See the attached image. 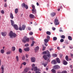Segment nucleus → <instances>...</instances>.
I'll list each match as a JSON object with an SVG mask.
<instances>
[{
  "mask_svg": "<svg viewBox=\"0 0 73 73\" xmlns=\"http://www.w3.org/2000/svg\"><path fill=\"white\" fill-rule=\"evenodd\" d=\"M11 25L12 27H13L14 28H15V29L16 30H19V28H18V26H17V25H15V22H14V21H13L11 20Z\"/></svg>",
  "mask_w": 73,
  "mask_h": 73,
  "instance_id": "nucleus-1",
  "label": "nucleus"
},
{
  "mask_svg": "<svg viewBox=\"0 0 73 73\" xmlns=\"http://www.w3.org/2000/svg\"><path fill=\"white\" fill-rule=\"evenodd\" d=\"M9 35V36L10 37H11V38H12L13 37L15 38V37L17 36V35L16 33H13V31H10Z\"/></svg>",
  "mask_w": 73,
  "mask_h": 73,
  "instance_id": "nucleus-2",
  "label": "nucleus"
},
{
  "mask_svg": "<svg viewBox=\"0 0 73 73\" xmlns=\"http://www.w3.org/2000/svg\"><path fill=\"white\" fill-rule=\"evenodd\" d=\"M22 42L25 43L27 42H29V38L25 36L24 37L23 39H22Z\"/></svg>",
  "mask_w": 73,
  "mask_h": 73,
  "instance_id": "nucleus-3",
  "label": "nucleus"
},
{
  "mask_svg": "<svg viewBox=\"0 0 73 73\" xmlns=\"http://www.w3.org/2000/svg\"><path fill=\"white\" fill-rule=\"evenodd\" d=\"M32 8L33 9H32V12L34 14H36V9H35V6L34 5H32Z\"/></svg>",
  "mask_w": 73,
  "mask_h": 73,
  "instance_id": "nucleus-4",
  "label": "nucleus"
},
{
  "mask_svg": "<svg viewBox=\"0 0 73 73\" xmlns=\"http://www.w3.org/2000/svg\"><path fill=\"white\" fill-rule=\"evenodd\" d=\"M43 54H46L47 57H50V52L48 51H46L44 52H43Z\"/></svg>",
  "mask_w": 73,
  "mask_h": 73,
  "instance_id": "nucleus-5",
  "label": "nucleus"
},
{
  "mask_svg": "<svg viewBox=\"0 0 73 73\" xmlns=\"http://www.w3.org/2000/svg\"><path fill=\"white\" fill-rule=\"evenodd\" d=\"M26 27V26H25V25H23L22 28L21 27H19V29L20 31H22V30H25Z\"/></svg>",
  "mask_w": 73,
  "mask_h": 73,
  "instance_id": "nucleus-6",
  "label": "nucleus"
},
{
  "mask_svg": "<svg viewBox=\"0 0 73 73\" xmlns=\"http://www.w3.org/2000/svg\"><path fill=\"white\" fill-rule=\"evenodd\" d=\"M21 6L22 7H25L26 9H28V6L27 5L25 4L24 3L22 4Z\"/></svg>",
  "mask_w": 73,
  "mask_h": 73,
  "instance_id": "nucleus-7",
  "label": "nucleus"
},
{
  "mask_svg": "<svg viewBox=\"0 0 73 73\" xmlns=\"http://www.w3.org/2000/svg\"><path fill=\"white\" fill-rule=\"evenodd\" d=\"M54 23L56 25H59V23L58 22V20L57 19H55L54 21Z\"/></svg>",
  "mask_w": 73,
  "mask_h": 73,
  "instance_id": "nucleus-8",
  "label": "nucleus"
},
{
  "mask_svg": "<svg viewBox=\"0 0 73 73\" xmlns=\"http://www.w3.org/2000/svg\"><path fill=\"white\" fill-rule=\"evenodd\" d=\"M53 68L55 69H58L60 68V67L58 65H55L54 66Z\"/></svg>",
  "mask_w": 73,
  "mask_h": 73,
  "instance_id": "nucleus-9",
  "label": "nucleus"
},
{
  "mask_svg": "<svg viewBox=\"0 0 73 73\" xmlns=\"http://www.w3.org/2000/svg\"><path fill=\"white\" fill-rule=\"evenodd\" d=\"M29 70V68H25L24 69V71H23L22 73H27Z\"/></svg>",
  "mask_w": 73,
  "mask_h": 73,
  "instance_id": "nucleus-10",
  "label": "nucleus"
},
{
  "mask_svg": "<svg viewBox=\"0 0 73 73\" xmlns=\"http://www.w3.org/2000/svg\"><path fill=\"white\" fill-rule=\"evenodd\" d=\"M51 64H54V65H56L57 64V62H56V60H52L51 62Z\"/></svg>",
  "mask_w": 73,
  "mask_h": 73,
  "instance_id": "nucleus-11",
  "label": "nucleus"
},
{
  "mask_svg": "<svg viewBox=\"0 0 73 73\" xmlns=\"http://www.w3.org/2000/svg\"><path fill=\"white\" fill-rule=\"evenodd\" d=\"M31 60L32 62H34L36 61V59L35 57H32L31 58Z\"/></svg>",
  "mask_w": 73,
  "mask_h": 73,
  "instance_id": "nucleus-12",
  "label": "nucleus"
},
{
  "mask_svg": "<svg viewBox=\"0 0 73 73\" xmlns=\"http://www.w3.org/2000/svg\"><path fill=\"white\" fill-rule=\"evenodd\" d=\"M24 50H25V52H29L30 50L29 48L28 47H26L25 48Z\"/></svg>",
  "mask_w": 73,
  "mask_h": 73,
  "instance_id": "nucleus-13",
  "label": "nucleus"
},
{
  "mask_svg": "<svg viewBox=\"0 0 73 73\" xmlns=\"http://www.w3.org/2000/svg\"><path fill=\"white\" fill-rule=\"evenodd\" d=\"M1 34L2 36L3 37H5L7 35V33L5 32H1Z\"/></svg>",
  "mask_w": 73,
  "mask_h": 73,
  "instance_id": "nucleus-14",
  "label": "nucleus"
},
{
  "mask_svg": "<svg viewBox=\"0 0 73 73\" xmlns=\"http://www.w3.org/2000/svg\"><path fill=\"white\" fill-rule=\"evenodd\" d=\"M42 58H44L45 60H47V59H48V57H47V56L46 55H44L43 56Z\"/></svg>",
  "mask_w": 73,
  "mask_h": 73,
  "instance_id": "nucleus-15",
  "label": "nucleus"
},
{
  "mask_svg": "<svg viewBox=\"0 0 73 73\" xmlns=\"http://www.w3.org/2000/svg\"><path fill=\"white\" fill-rule=\"evenodd\" d=\"M29 17L30 18H31V19H33L34 18V17H35V16L33 15L32 14H31L29 15Z\"/></svg>",
  "mask_w": 73,
  "mask_h": 73,
  "instance_id": "nucleus-16",
  "label": "nucleus"
},
{
  "mask_svg": "<svg viewBox=\"0 0 73 73\" xmlns=\"http://www.w3.org/2000/svg\"><path fill=\"white\" fill-rule=\"evenodd\" d=\"M63 64L65 65H66L68 64V62L65 60H63Z\"/></svg>",
  "mask_w": 73,
  "mask_h": 73,
  "instance_id": "nucleus-17",
  "label": "nucleus"
},
{
  "mask_svg": "<svg viewBox=\"0 0 73 73\" xmlns=\"http://www.w3.org/2000/svg\"><path fill=\"white\" fill-rule=\"evenodd\" d=\"M4 66L2 65L1 66V69L2 72H4Z\"/></svg>",
  "mask_w": 73,
  "mask_h": 73,
  "instance_id": "nucleus-18",
  "label": "nucleus"
},
{
  "mask_svg": "<svg viewBox=\"0 0 73 73\" xmlns=\"http://www.w3.org/2000/svg\"><path fill=\"white\" fill-rule=\"evenodd\" d=\"M51 15L52 17H54V16L56 15V13H51Z\"/></svg>",
  "mask_w": 73,
  "mask_h": 73,
  "instance_id": "nucleus-19",
  "label": "nucleus"
},
{
  "mask_svg": "<svg viewBox=\"0 0 73 73\" xmlns=\"http://www.w3.org/2000/svg\"><path fill=\"white\" fill-rule=\"evenodd\" d=\"M56 61L59 64H60V60L59 58H57L56 59Z\"/></svg>",
  "mask_w": 73,
  "mask_h": 73,
  "instance_id": "nucleus-20",
  "label": "nucleus"
},
{
  "mask_svg": "<svg viewBox=\"0 0 73 73\" xmlns=\"http://www.w3.org/2000/svg\"><path fill=\"white\" fill-rule=\"evenodd\" d=\"M33 70H34V71H37V70H38V68H37V67L36 66L33 68Z\"/></svg>",
  "mask_w": 73,
  "mask_h": 73,
  "instance_id": "nucleus-21",
  "label": "nucleus"
},
{
  "mask_svg": "<svg viewBox=\"0 0 73 73\" xmlns=\"http://www.w3.org/2000/svg\"><path fill=\"white\" fill-rule=\"evenodd\" d=\"M12 52L11 51H8L6 52V54H10Z\"/></svg>",
  "mask_w": 73,
  "mask_h": 73,
  "instance_id": "nucleus-22",
  "label": "nucleus"
},
{
  "mask_svg": "<svg viewBox=\"0 0 73 73\" xmlns=\"http://www.w3.org/2000/svg\"><path fill=\"white\" fill-rule=\"evenodd\" d=\"M10 17L12 19H13V14L12 13H10Z\"/></svg>",
  "mask_w": 73,
  "mask_h": 73,
  "instance_id": "nucleus-23",
  "label": "nucleus"
},
{
  "mask_svg": "<svg viewBox=\"0 0 73 73\" xmlns=\"http://www.w3.org/2000/svg\"><path fill=\"white\" fill-rule=\"evenodd\" d=\"M46 34L48 35H51V33L50 31H47L46 32Z\"/></svg>",
  "mask_w": 73,
  "mask_h": 73,
  "instance_id": "nucleus-24",
  "label": "nucleus"
},
{
  "mask_svg": "<svg viewBox=\"0 0 73 73\" xmlns=\"http://www.w3.org/2000/svg\"><path fill=\"white\" fill-rule=\"evenodd\" d=\"M16 50V48L15 47L13 46L12 47V51H15Z\"/></svg>",
  "mask_w": 73,
  "mask_h": 73,
  "instance_id": "nucleus-25",
  "label": "nucleus"
},
{
  "mask_svg": "<svg viewBox=\"0 0 73 73\" xmlns=\"http://www.w3.org/2000/svg\"><path fill=\"white\" fill-rule=\"evenodd\" d=\"M44 41L46 43H47L48 42V41H49V40L47 39H45L44 40Z\"/></svg>",
  "mask_w": 73,
  "mask_h": 73,
  "instance_id": "nucleus-26",
  "label": "nucleus"
},
{
  "mask_svg": "<svg viewBox=\"0 0 73 73\" xmlns=\"http://www.w3.org/2000/svg\"><path fill=\"white\" fill-rule=\"evenodd\" d=\"M18 11H19L18 9L17 8L15 9V13H16V14H17V13H18Z\"/></svg>",
  "mask_w": 73,
  "mask_h": 73,
  "instance_id": "nucleus-27",
  "label": "nucleus"
},
{
  "mask_svg": "<svg viewBox=\"0 0 73 73\" xmlns=\"http://www.w3.org/2000/svg\"><path fill=\"white\" fill-rule=\"evenodd\" d=\"M51 72L53 73H56V70L53 69H52L51 70Z\"/></svg>",
  "mask_w": 73,
  "mask_h": 73,
  "instance_id": "nucleus-28",
  "label": "nucleus"
},
{
  "mask_svg": "<svg viewBox=\"0 0 73 73\" xmlns=\"http://www.w3.org/2000/svg\"><path fill=\"white\" fill-rule=\"evenodd\" d=\"M68 40H72V37L70 36H68Z\"/></svg>",
  "mask_w": 73,
  "mask_h": 73,
  "instance_id": "nucleus-29",
  "label": "nucleus"
},
{
  "mask_svg": "<svg viewBox=\"0 0 73 73\" xmlns=\"http://www.w3.org/2000/svg\"><path fill=\"white\" fill-rule=\"evenodd\" d=\"M22 60H24L25 59V56H24V55H23L22 57Z\"/></svg>",
  "mask_w": 73,
  "mask_h": 73,
  "instance_id": "nucleus-30",
  "label": "nucleus"
},
{
  "mask_svg": "<svg viewBox=\"0 0 73 73\" xmlns=\"http://www.w3.org/2000/svg\"><path fill=\"white\" fill-rule=\"evenodd\" d=\"M57 37H54L53 38V40L54 41H56L57 40Z\"/></svg>",
  "mask_w": 73,
  "mask_h": 73,
  "instance_id": "nucleus-31",
  "label": "nucleus"
},
{
  "mask_svg": "<svg viewBox=\"0 0 73 73\" xmlns=\"http://www.w3.org/2000/svg\"><path fill=\"white\" fill-rule=\"evenodd\" d=\"M1 53L3 54V53H4V50L3 49H1Z\"/></svg>",
  "mask_w": 73,
  "mask_h": 73,
  "instance_id": "nucleus-32",
  "label": "nucleus"
},
{
  "mask_svg": "<svg viewBox=\"0 0 73 73\" xmlns=\"http://www.w3.org/2000/svg\"><path fill=\"white\" fill-rule=\"evenodd\" d=\"M32 66L33 68H32L31 70L32 71L33 70V68H34V67H35V64H33Z\"/></svg>",
  "mask_w": 73,
  "mask_h": 73,
  "instance_id": "nucleus-33",
  "label": "nucleus"
},
{
  "mask_svg": "<svg viewBox=\"0 0 73 73\" xmlns=\"http://www.w3.org/2000/svg\"><path fill=\"white\" fill-rule=\"evenodd\" d=\"M35 43V42L34 41H33L32 42V44H31V46H33V45H34V44Z\"/></svg>",
  "mask_w": 73,
  "mask_h": 73,
  "instance_id": "nucleus-34",
  "label": "nucleus"
},
{
  "mask_svg": "<svg viewBox=\"0 0 73 73\" xmlns=\"http://www.w3.org/2000/svg\"><path fill=\"white\" fill-rule=\"evenodd\" d=\"M65 58H66V60L67 61H69V60L68 59V56H66L65 57Z\"/></svg>",
  "mask_w": 73,
  "mask_h": 73,
  "instance_id": "nucleus-35",
  "label": "nucleus"
},
{
  "mask_svg": "<svg viewBox=\"0 0 73 73\" xmlns=\"http://www.w3.org/2000/svg\"><path fill=\"white\" fill-rule=\"evenodd\" d=\"M39 49V47L38 46H37L35 47V50H38V49Z\"/></svg>",
  "mask_w": 73,
  "mask_h": 73,
  "instance_id": "nucleus-36",
  "label": "nucleus"
},
{
  "mask_svg": "<svg viewBox=\"0 0 73 73\" xmlns=\"http://www.w3.org/2000/svg\"><path fill=\"white\" fill-rule=\"evenodd\" d=\"M19 52L20 53H22V49L21 48H20L19 49Z\"/></svg>",
  "mask_w": 73,
  "mask_h": 73,
  "instance_id": "nucleus-37",
  "label": "nucleus"
},
{
  "mask_svg": "<svg viewBox=\"0 0 73 73\" xmlns=\"http://www.w3.org/2000/svg\"><path fill=\"white\" fill-rule=\"evenodd\" d=\"M52 56L53 57H57V55L56 54H53L52 55Z\"/></svg>",
  "mask_w": 73,
  "mask_h": 73,
  "instance_id": "nucleus-38",
  "label": "nucleus"
},
{
  "mask_svg": "<svg viewBox=\"0 0 73 73\" xmlns=\"http://www.w3.org/2000/svg\"><path fill=\"white\" fill-rule=\"evenodd\" d=\"M26 64H27V63H26V62H24L22 63V65H23L24 66L26 65Z\"/></svg>",
  "mask_w": 73,
  "mask_h": 73,
  "instance_id": "nucleus-39",
  "label": "nucleus"
},
{
  "mask_svg": "<svg viewBox=\"0 0 73 73\" xmlns=\"http://www.w3.org/2000/svg\"><path fill=\"white\" fill-rule=\"evenodd\" d=\"M16 59L17 61H18L19 60V57L18 56H16Z\"/></svg>",
  "mask_w": 73,
  "mask_h": 73,
  "instance_id": "nucleus-40",
  "label": "nucleus"
},
{
  "mask_svg": "<svg viewBox=\"0 0 73 73\" xmlns=\"http://www.w3.org/2000/svg\"><path fill=\"white\" fill-rule=\"evenodd\" d=\"M46 38L48 40H49L50 39V36L49 35H47Z\"/></svg>",
  "mask_w": 73,
  "mask_h": 73,
  "instance_id": "nucleus-41",
  "label": "nucleus"
},
{
  "mask_svg": "<svg viewBox=\"0 0 73 73\" xmlns=\"http://www.w3.org/2000/svg\"><path fill=\"white\" fill-rule=\"evenodd\" d=\"M67 73V72L66 71V70H64V71H63L61 73Z\"/></svg>",
  "mask_w": 73,
  "mask_h": 73,
  "instance_id": "nucleus-42",
  "label": "nucleus"
},
{
  "mask_svg": "<svg viewBox=\"0 0 73 73\" xmlns=\"http://www.w3.org/2000/svg\"><path fill=\"white\" fill-rule=\"evenodd\" d=\"M60 42H64V39H61L60 40Z\"/></svg>",
  "mask_w": 73,
  "mask_h": 73,
  "instance_id": "nucleus-43",
  "label": "nucleus"
},
{
  "mask_svg": "<svg viewBox=\"0 0 73 73\" xmlns=\"http://www.w3.org/2000/svg\"><path fill=\"white\" fill-rule=\"evenodd\" d=\"M65 37L64 36V35H62L61 36V38H65Z\"/></svg>",
  "mask_w": 73,
  "mask_h": 73,
  "instance_id": "nucleus-44",
  "label": "nucleus"
},
{
  "mask_svg": "<svg viewBox=\"0 0 73 73\" xmlns=\"http://www.w3.org/2000/svg\"><path fill=\"white\" fill-rule=\"evenodd\" d=\"M25 46L26 47H27V46H29V44H25Z\"/></svg>",
  "mask_w": 73,
  "mask_h": 73,
  "instance_id": "nucleus-45",
  "label": "nucleus"
},
{
  "mask_svg": "<svg viewBox=\"0 0 73 73\" xmlns=\"http://www.w3.org/2000/svg\"><path fill=\"white\" fill-rule=\"evenodd\" d=\"M1 13L2 14H4V11L3 10H2L1 11Z\"/></svg>",
  "mask_w": 73,
  "mask_h": 73,
  "instance_id": "nucleus-46",
  "label": "nucleus"
},
{
  "mask_svg": "<svg viewBox=\"0 0 73 73\" xmlns=\"http://www.w3.org/2000/svg\"><path fill=\"white\" fill-rule=\"evenodd\" d=\"M45 48H46V47L43 46V50H44L45 49Z\"/></svg>",
  "mask_w": 73,
  "mask_h": 73,
  "instance_id": "nucleus-47",
  "label": "nucleus"
},
{
  "mask_svg": "<svg viewBox=\"0 0 73 73\" xmlns=\"http://www.w3.org/2000/svg\"><path fill=\"white\" fill-rule=\"evenodd\" d=\"M29 35H33V32H31L29 33Z\"/></svg>",
  "mask_w": 73,
  "mask_h": 73,
  "instance_id": "nucleus-48",
  "label": "nucleus"
},
{
  "mask_svg": "<svg viewBox=\"0 0 73 73\" xmlns=\"http://www.w3.org/2000/svg\"><path fill=\"white\" fill-rule=\"evenodd\" d=\"M52 29L53 31H55V30H56V28L54 27H52Z\"/></svg>",
  "mask_w": 73,
  "mask_h": 73,
  "instance_id": "nucleus-49",
  "label": "nucleus"
},
{
  "mask_svg": "<svg viewBox=\"0 0 73 73\" xmlns=\"http://www.w3.org/2000/svg\"><path fill=\"white\" fill-rule=\"evenodd\" d=\"M30 38V40H34V38L33 37H31Z\"/></svg>",
  "mask_w": 73,
  "mask_h": 73,
  "instance_id": "nucleus-50",
  "label": "nucleus"
},
{
  "mask_svg": "<svg viewBox=\"0 0 73 73\" xmlns=\"http://www.w3.org/2000/svg\"><path fill=\"white\" fill-rule=\"evenodd\" d=\"M28 29L29 30V31H31V28L30 27H28Z\"/></svg>",
  "mask_w": 73,
  "mask_h": 73,
  "instance_id": "nucleus-51",
  "label": "nucleus"
},
{
  "mask_svg": "<svg viewBox=\"0 0 73 73\" xmlns=\"http://www.w3.org/2000/svg\"><path fill=\"white\" fill-rule=\"evenodd\" d=\"M25 56H26V57H27V58H28V56H29V55H28L27 54H26Z\"/></svg>",
  "mask_w": 73,
  "mask_h": 73,
  "instance_id": "nucleus-52",
  "label": "nucleus"
},
{
  "mask_svg": "<svg viewBox=\"0 0 73 73\" xmlns=\"http://www.w3.org/2000/svg\"><path fill=\"white\" fill-rule=\"evenodd\" d=\"M4 7H7V4L6 3L5 4Z\"/></svg>",
  "mask_w": 73,
  "mask_h": 73,
  "instance_id": "nucleus-53",
  "label": "nucleus"
},
{
  "mask_svg": "<svg viewBox=\"0 0 73 73\" xmlns=\"http://www.w3.org/2000/svg\"><path fill=\"white\" fill-rule=\"evenodd\" d=\"M70 49H73V46H70Z\"/></svg>",
  "mask_w": 73,
  "mask_h": 73,
  "instance_id": "nucleus-54",
  "label": "nucleus"
},
{
  "mask_svg": "<svg viewBox=\"0 0 73 73\" xmlns=\"http://www.w3.org/2000/svg\"><path fill=\"white\" fill-rule=\"evenodd\" d=\"M53 50V48H51L50 49V51H52V50Z\"/></svg>",
  "mask_w": 73,
  "mask_h": 73,
  "instance_id": "nucleus-55",
  "label": "nucleus"
},
{
  "mask_svg": "<svg viewBox=\"0 0 73 73\" xmlns=\"http://www.w3.org/2000/svg\"><path fill=\"white\" fill-rule=\"evenodd\" d=\"M57 49L58 50H60V47H57Z\"/></svg>",
  "mask_w": 73,
  "mask_h": 73,
  "instance_id": "nucleus-56",
  "label": "nucleus"
},
{
  "mask_svg": "<svg viewBox=\"0 0 73 73\" xmlns=\"http://www.w3.org/2000/svg\"><path fill=\"white\" fill-rule=\"evenodd\" d=\"M47 65V64H44V67H46V66Z\"/></svg>",
  "mask_w": 73,
  "mask_h": 73,
  "instance_id": "nucleus-57",
  "label": "nucleus"
},
{
  "mask_svg": "<svg viewBox=\"0 0 73 73\" xmlns=\"http://www.w3.org/2000/svg\"><path fill=\"white\" fill-rule=\"evenodd\" d=\"M50 59H48V60H47V62H50Z\"/></svg>",
  "mask_w": 73,
  "mask_h": 73,
  "instance_id": "nucleus-58",
  "label": "nucleus"
},
{
  "mask_svg": "<svg viewBox=\"0 0 73 73\" xmlns=\"http://www.w3.org/2000/svg\"><path fill=\"white\" fill-rule=\"evenodd\" d=\"M44 45H45V46H48V45L46 43H44Z\"/></svg>",
  "mask_w": 73,
  "mask_h": 73,
  "instance_id": "nucleus-59",
  "label": "nucleus"
},
{
  "mask_svg": "<svg viewBox=\"0 0 73 73\" xmlns=\"http://www.w3.org/2000/svg\"><path fill=\"white\" fill-rule=\"evenodd\" d=\"M59 32H63V31H62V30H61V29H60L59 30Z\"/></svg>",
  "mask_w": 73,
  "mask_h": 73,
  "instance_id": "nucleus-60",
  "label": "nucleus"
},
{
  "mask_svg": "<svg viewBox=\"0 0 73 73\" xmlns=\"http://www.w3.org/2000/svg\"><path fill=\"white\" fill-rule=\"evenodd\" d=\"M36 5H37V6H38V5H39V3H38V2H37L36 3Z\"/></svg>",
  "mask_w": 73,
  "mask_h": 73,
  "instance_id": "nucleus-61",
  "label": "nucleus"
},
{
  "mask_svg": "<svg viewBox=\"0 0 73 73\" xmlns=\"http://www.w3.org/2000/svg\"><path fill=\"white\" fill-rule=\"evenodd\" d=\"M73 54H70V56H71V57H73Z\"/></svg>",
  "mask_w": 73,
  "mask_h": 73,
  "instance_id": "nucleus-62",
  "label": "nucleus"
},
{
  "mask_svg": "<svg viewBox=\"0 0 73 73\" xmlns=\"http://www.w3.org/2000/svg\"><path fill=\"white\" fill-rule=\"evenodd\" d=\"M70 68H71V69H72V66L71 65V66H70Z\"/></svg>",
  "mask_w": 73,
  "mask_h": 73,
  "instance_id": "nucleus-63",
  "label": "nucleus"
},
{
  "mask_svg": "<svg viewBox=\"0 0 73 73\" xmlns=\"http://www.w3.org/2000/svg\"><path fill=\"white\" fill-rule=\"evenodd\" d=\"M57 73H61L60 71H59L57 72Z\"/></svg>",
  "mask_w": 73,
  "mask_h": 73,
  "instance_id": "nucleus-64",
  "label": "nucleus"
}]
</instances>
